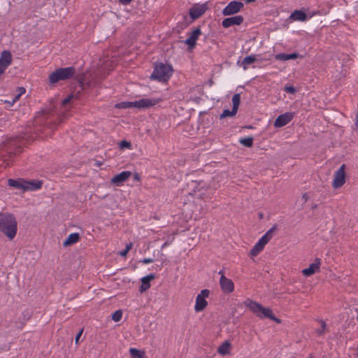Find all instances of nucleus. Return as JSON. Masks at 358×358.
Segmentation results:
<instances>
[{"label": "nucleus", "instance_id": "f257e3e1", "mask_svg": "<svg viewBox=\"0 0 358 358\" xmlns=\"http://www.w3.org/2000/svg\"><path fill=\"white\" fill-rule=\"evenodd\" d=\"M17 222L15 217L9 213H0V231L10 240L17 234Z\"/></svg>", "mask_w": 358, "mask_h": 358}, {"label": "nucleus", "instance_id": "f03ea898", "mask_svg": "<svg viewBox=\"0 0 358 358\" xmlns=\"http://www.w3.org/2000/svg\"><path fill=\"white\" fill-rule=\"evenodd\" d=\"M244 303L256 316L260 318L267 317L278 323L280 322V320L274 316L271 308H264L260 303L250 299H247Z\"/></svg>", "mask_w": 358, "mask_h": 358}, {"label": "nucleus", "instance_id": "7ed1b4c3", "mask_svg": "<svg viewBox=\"0 0 358 358\" xmlns=\"http://www.w3.org/2000/svg\"><path fill=\"white\" fill-rule=\"evenodd\" d=\"M173 69L171 64L158 62L155 64L150 79L166 82L172 76Z\"/></svg>", "mask_w": 358, "mask_h": 358}, {"label": "nucleus", "instance_id": "20e7f679", "mask_svg": "<svg viewBox=\"0 0 358 358\" xmlns=\"http://www.w3.org/2000/svg\"><path fill=\"white\" fill-rule=\"evenodd\" d=\"M76 73V69L73 66L59 68L49 76L51 84H55L60 80H66L72 78Z\"/></svg>", "mask_w": 358, "mask_h": 358}, {"label": "nucleus", "instance_id": "39448f33", "mask_svg": "<svg viewBox=\"0 0 358 358\" xmlns=\"http://www.w3.org/2000/svg\"><path fill=\"white\" fill-rule=\"evenodd\" d=\"M210 291L208 289H202L196 297V301L194 305V310L196 312H201L206 308L208 305L206 298L208 297Z\"/></svg>", "mask_w": 358, "mask_h": 358}, {"label": "nucleus", "instance_id": "423d86ee", "mask_svg": "<svg viewBox=\"0 0 358 358\" xmlns=\"http://www.w3.org/2000/svg\"><path fill=\"white\" fill-rule=\"evenodd\" d=\"M345 165L343 164L335 172L334 178V180L332 182V186L336 189L342 187L345 182Z\"/></svg>", "mask_w": 358, "mask_h": 358}, {"label": "nucleus", "instance_id": "0eeeda50", "mask_svg": "<svg viewBox=\"0 0 358 358\" xmlns=\"http://www.w3.org/2000/svg\"><path fill=\"white\" fill-rule=\"evenodd\" d=\"M162 101V99L159 98H143L138 101H134V108H148L155 106Z\"/></svg>", "mask_w": 358, "mask_h": 358}, {"label": "nucleus", "instance_id": "6e6552de", "mask_svg": "<svg viewBox=\"0 0 358 358\" xmlns=\"http://www.w3.org/2000/svg\"><path fill=\"white\" fill-rule=\"evenodd\" d=\"M89 87L90 83H85L83 81L79 80L78 85L75 87V90L73 92V94L72 96H69L66 98H65L62 101V105L65 106L66 104H68L70 102L72 96H76L77 99H80L81 92Z\"/></svg>", "mask_w": 358, "mask_h": 358}, {"label": "nucleus", "instance_id": "1a4fd4ad", "mask_svg": "<svg viewBox=\"0 0 358 358\" xmlns=\"http://www.w3.org/2000/svg\"><path fill=\"white\" fill-rule=\"evenodd\" d=\"M219 274L220 276V284L222 290L224 293H231L234 290V284L233 281L227 277H225L224 273L222 270L220 271Z\"/></svg>", "mask_w": 358, "mask_h": 358}, {"label": "nucleus", "instance_id": "9d476101", "mask_svg": "<svg viewBox=\"0 0 358 358\" xmlns=\"http://www.w3.org/2000/svg\"><path fill=\"white\" fill-rule=\"evenodd\" d=\"M244 6L243 3L241 1H233L223 9L222 14L224 15H231L239 12Z\"/></svg>", "mask_w": 358, "mask_h": 358}, {"label": "nucleus", "instance_id": "9b49d317", "mask_svg": "<svg viewBox=\"0 0 358 358\" xmlns=\"http://www.w3.org/2000/svg\"><path fill=\"white\" fill-rule=\"evenodd\" d=\"M208 9L206 3L202 4H194L189 11L190 17L192 20H196L200 17Z\"/></svg>", "mask_w": 358, "mask_h": 358}, {"label": "nucleus", "instance_id": "f8f14e48", "mask_svg": "<svg viewBox=\"0 0 358 358\" xmlns=\"http://www.w3.org/2000/svg\"><path fill=\"white\" fill-rule=\"evenodd\" d=\"M12 62V56L9 51L4 50L0 57V76L5 71Z\"/></svg>", "mask_w": 358, "mask_h": 358}, {"label": "nucleus", "instance_id": "ddd939ff", "mask_svg": "<svg viewBox=\"0 0 358 358\" xmlns=\"http://www.w3.org/2000/svg\"><path fill=\"white\" fill-rule=\"evenodd\" d=\"M201 34V31L199 27L194 28V29L189 33V37L185 41V43L188 45L189 49H192L196 46V40Z\"/></svg>", "mask_w": 358, "mask_h": 358}, {"label": "nucleus", "instance_id": "4468645a", "mask_svg": "<svg viewBox=\"0 0 358 358\" xmlns=\"http://www.w3.org/2000/svg\"><path fill=\"white\" fill-rule=\"evenodd\" d=\"M294 115L292 113H285L280 115L274 122L275 127H282L287 124L293 119Z\"/></svg>", "mask_w": 358, "mask_h": 358}, {"label": "nucleus", "instance_id": "2eb2a0df", "mask_svg": "<svg viewBox=\"0 0 358 358\" xmlns=\"http://www.w3.org/2000/svg\"><path fill=\"white\" fill-rule=\"evenodd\" d=\"M132 175L131 171H124L115 175L110 180L111 183L116 186H121Z\"/></svg>", "mask_w": 358, "mask_h": 358}, {"label": "nucleus", "instance_id": "dca6fc26", "mask_svg": "<svg viewBox=\"0 0 358 358\" xmlns=\"http://www.w3.org/2000/svg\"><path fill=\"white\" fill-rule=\"evenodd\" d=\"M243 17L241 15H236L230 17H227L223 20L222 25L224 28H229L232 25H240L243 22Z\"/></svg>", "mask_w": 358, "mask_h": 358}, {"label": "nucleus", "instance_id": "f3484780", "mask_svg": "<svg viewBox=\"0 0 358 358\" xmlns=\"http://www.w3.org/2000/svg\"><path fill=\"white\" fill-rule=\"evenodd\" d=\"M8 185L17 189H22L26 191V180L22 178L8 179Z\"/></svg>", "mask_w": 358, "mask_h": 358}, {"label": "nucleus", "instance_id": "a211bd4d", "mask_svg": "<svg viewBox=\"0 0 358 358\" xmlns=\"http://www.w3.org/2000/svg\"><path fill=\"white\" fill-rule=\"evenodd\" d=\"M36 123H43V127L52 129L56 127V123L52 120V119L49 116L43 115L41 117H38L36 120Z\"/></svg>", "mask_w": 358, "mask_h": 358}, {"label": "nucleus", "instance_id": "6ab92c4d", "mask_svg": "<svg viewBox=\"0 0 358 358\" xmlns=\"http://www.w3.org/2000/svg\"><path fill=\"white\" fill-rule=\"evenodd\" d=\"M289 19L294 21H306L307 15L305 12L299 10H294L289 16Z\"/></svg>", "mask_w": 358, "mask_h": 358}, {"label": "nucleus", "instance_id": "aec40b11", "mask_svg": "<svg viewBox=\"0 0 358 358\" xmlns=\"http://www.w3.org/2000/svg\"><path fill=\"white\" fill-rule=\"evenodd\" d=\"M299 57V54L293 52L291 54L279 53L275 55V59L279 61H287L290 59H295Z\"/></svg>", "mask_w": 358, "mask_h": 358}, {"label": "nucleus", "instance_id": "412c9836", "mask_svg": "<svg viewBox=\"0 0 358 358\" xmlns=\"http://www.w3.org/2000/svg\"><path fill=\"white\" fill-rule=\"evenodd\" d=\"M257 61V58L255 55H248L245 57L241 62H237L238 65L242 66L244 70L248 69V66L253 64Z\"/></svg>", "mask_w": 358, "mask_h": 358}, {"label": "nucleus", "instance_id": "4be33fe9", "mask_svg": "<svg viewBox=\"0 0 358 358\" xmlns=\"http://www.w3.org/2000/svg\"><path fill=\"white\" fill-rule=\"evenodd\" d=\"M154 278H155L154 274H150V275H148L142 278V279H141L142 284H141V286L140 288L141 292H143L150 288V282L152 280H153Z\"/></svg>", "mask_w": 358, "mask_h": 358}, {"label": "nucleus", "instance_id": "5701e85b", "mask_svg": "<svg viewBox=\"0 0 358 358\" xmlns=\"http://www.w3.org/2000/svg\"><path fill=\"white\" fill-rule=\"evenodd\" d=\"M42 182L41 180H26V191H34L41 188Z\"/></svg>", "mask_w": 358, "mask_h": 358}, {"label": "nucleus", "instance_id": "b1692460", "mask_svg": "<svg viewBox=\"0 0 358 358\" xmlns=\"http://www.w3.org/2000/svg\"><path fill=\"white\" fill-rule=\"evenodd\" d=\"M80 239V234L78 233H73L69 235L67 238L64 242L63 245L64 247L70 246L77 243Z\"/></svg>", "mask_w": 358, "mask_h": 358}, {"label": "nucleus", "instance_id": "393cba45", "mask_svg": "<svg viewBox=\"0 0 358 358\" xmlns=\"http://www.w3.org/2000/svg\"><path fill=\"white\" fill-rule=\"evenodd\" d=\"M230 343L225 341L218 348L217 352L222 355H229L230 353Z\"/></svg>", "mask_w": 358, "mask_h": 358}, {"label": "nucleus", "instance_id": "a878e982", "mask_svg": "<svg viewBox=\"0 0 358 358\" xmlns=\"http://www.w3.org/2000/svg\"><path fill=\"white\" fill-rule=\"evenodd\" d=\"M253 137L249 136L247 138H241L239 143L247 148H251L253 145Z\"/></svg>", "mask_w": 358, "mask_h": 358}, {"label": "nucleus", "instance_id": "bb28decb", "mask_svg": "<svg viewBox=\"0 0 358 358\" xmlns=\"http://www.w3.org/2000/svg\"><path fill=\"white\" fill-rule=\"evenodd\" d=\"M116 108H134V101H122L115 105Z\"/></svg>", "mask_w": 358, "mask_h": 358}, {"label": "nucleus", "instance_id": "cd10ccee", "mask_svg": "<svg viewBox=\"0 0 358 358\" xmlns=\"http://www.w3.org/2000/svg\"><path fill=\"white\" fill-rule=\"evenodd\" d=\"M240 102H241L240 94H235L232 97V103H233L232 108L234 109V110L238 111V106L240 105Z\"/></svg>", "mask_w": 358, "mask_h": 358}, {"label": "nucleus", "instance_id": "c85d7f7f", "mask_svg": "<svg viewBox=\"0 0 358 358\" xmlns=\"http://www.w3.org/2000/svg\"><path fill=\"white\" fill-rule=\"evenodd\" d=\"M129 352H130L132 358H145L144 352H141L140 350H138L136 348H130Z\"/></svg>", "mask_w": 358, "mask_h": 358}, {"label": "nucleus", "instance_id": "c756f323", "mask_svg": "<svg viewBox=\"0 0 358 358\" xmlns=\"http://www.w3.org/2000/svg\"><path fill=\"white\" fill-rule=\"evenodd\" d=\"M264 249V247L261 245L260 243L258 242L253 246V248L251 249L250 254L252 256H256L258 255L262 250Z\"/></svg>", "mask_w": 358, "mask_h": 358}, {"label": "nucleus", "instance_id": "7c9ffc66", "mask_svg": "<svg viewBox=\"0 0 358 358\" xmlns=\"http://www.w3.org/2000/svg\"><path fill=\"white\" fill-rule=\"evenodd\" d=\"M236 113H237V111L236 110H234L233 108L231 110H229V109H225L223 111V113L220 115V119H223V118H225L227 117H233V116H234L236 114Z\"/></svg>", "mask_w": 358, "mask_h": 358}, {"label": "nucleus", "instance_id": "2f4dec72", "mask_svg": "<svg viewBox=\"0 0 358 358\" xmlns=\"http://www.w3.org/2000/svg\"><path fill=\"white\" fill-rule=\"evenodd\" d=\"M122 317V312L120 310H116L113 315H112V320L115 322H119L121 320Z\"/></svg>", "mask_w": 358, "mask_h": 358}, {"label": "nucleus", "instance_id": "473e14b6", "mask_svg": "<svg viewBox=\"0 0 358 358\" xmlns=\"http://www.w3.org/2000/svg\"><path fill=\"white\" fill-rule=\"evenodd\" d=\"M271 239L269 237H268V235L264 234L263 236L261 237V238L258 241V243L261 244L262 247L264 248V246L267 244V243Z\"/></svg>", "mask_w": 358, "mask_h": 358}, {"label": "nucleus", "instance_id": "72a5a7b5", "mask_svg": "<svg viewBox=\"0 0 358 358\" xmlns=\"http://www.w3.org/2000/svg\"><path fill=\"white\" fill-rule=\"evenodd\" d=\"M321 264V260L318 258H316L314 262L311 263L308 268H319Z\"/></svg>", "mask_w": 358, "mask_h": 358}, {"label": "nucleus", "instance_id": "f704fd0d", "mask_svg": "<svg viewBox=\"0 0 358 358\" xmlns=\"http://www.w3.org/2000/svg\"><path fill=\"white\" fill-rule=\"evenodd\" d=\"M277 229L278 226L276 224H274L265 234L268 235V237H269V238L271 239L274 233L276 231Z\"/></svg>", "mask_w": 358, "mask_h": 358}, {"label": "nucleus", "instance_id": "c9c22d12", "mask_svg": "<svg viewBox=\"0 0 358 358\" xmlns=\"http://www.w3.org/2000/svg\"><path fill=\"white\" fill-rule=\"evenodd\" d=\"M284 90L289 94H294L296 92V89L292 85H285Z\"/></svg>", "mask_w": 358, "mask_h": 358}, {"label": "nucleus", "instance_id": "e433bc0d", "mask_svg": "<svg viewBox=\"0 0 358 358\" xmlns=\"http://www.w3.org/2000/svg\"><path fill=\"white\" fill-rule=\"evenodd\" d=\"M120 146L121 148H130L131 143L127 141H122L120 143Z\"/></svg>", "mask_w": 358, "mask_h": 358}, {"label": "nucleus", "instance_id": "4c0bfd02", "mask_svg": "<svg viewBox=\"0 0 358 358\" xmlns=\"http://www.w3.org/2000/svg\"><path fill=\"white\" fill-rule=\"evenodd\" d=\"M315 270H302L304 276H310L315 273Z\"/></svg>", "mask_w": 358, "mask_h": 358}, {"label": "nucleus", "instance_id": "58836bf2", "mask_svg": "<svg viewBox=\"0 0 358 358\" xmlns=\"http://www.w3.org/2000/svg\"><path fill=\"white\" fill-rule=\"evenodd\" d=\"M320 324H321V327H322V329H318V330L317 331V333L318 334H323V332H324V330H325V328H326V324H325V322H324V321H320Z\"/></svg>", "mask_w": 358, "mask_h": 358}, {"label": "nucleus", "instance_id": "ea45409f", "mask_svg": "<svg viewBox=\"0 0 358 358\" xmlns=\"http://www.w3.org/2000/svg\"><path fill=\"white\" fill-rule=\"evenodd\" d=\"M21 96L20 94H17V95L15 96V97L13 98V99L12 100V101H6L5 102L6 103H9L10 105H13L16 101H17L20 97Z\"/></svg>", "mask_w": 358, "mask_h": 358}, {"label": "nucleus", "instance_id": "a19ab883", "mask_svg": "<svg viewBox=\"0 0 358 358\" xmlns=\"http://www.w3.org/2000/svg\"><path fill=\"white\" fill-rule=\"evenodd\" d=\"M153 260L152 259H150V258H144L143 259H141L138 262V263H145V264H147V263H151L152 262Z\"/></svg>", "mask_w": 358, "mask_h": 358}, {"label": "nucleus", "instance_id": "79ce46f5", "mask_svg": "<svg viewBox=\"0 0 358 358\" xmlns=\"http://www.w3.org/2000/svg\"><path fill=\"white\" fill-rule=\"evenodd\" d=\"M82 334H83V330H80V331L77 334V335H76V338H75V342H76V343H78L79 339H80V336H81Z\"/></svg>", "mask_w": 358, "mask_h": 358}, {"label": "nucleus", "instance_id": "37998d69", "mask_svg": "<svg viewBox=\"0 0 358 358\" xmlns=\"http://www.w3.org/2000/svg\"><path fill=\"white\" fill-rule=\"evenodd\" d=\"M132 0H119V1L123 5H128L131 2Z\"/></svg>", "mask_w": 358, "mask_h": 358}, {"label": "nucleus", "instance_id": "c03bdc74", "mask_svg": "<svg viewBox=\"0 0 358 358\" xmlns=\"http://www.w3.org/2000/svg\"><path fill=\"white\" fill-rule=\"evenodd\" d=\"M17 91H18V94H20L21 96H22V94H24L26 92V90L24 87H18Z\"/></svg>", "mask_w": 358, "mask_h": 358}, {"label": "nucleus", "instance_id": "a18cd8bd", "mask_svg": "<svg viewBox=\"0 0 358 358\" xmlns=\"http://www.w3.org/2000/svg\"><path fill=\"white\" fill-rule=\"evenodd\" d=\"M118 253H119V255H120V256H122V257H124V256H126V255H127V254L128 253V252L127 251V250H124V249L123 250H122V251L119 252Z\"/></svg>", "mask_w": 358, "mask_h": 358}, {"label": "nucleus", "instance_id": "49530a36", "mask_svg": "<svg viewBox=\"0 0 358 358\" xmlns=\"http://www.w3.org/2000/svg\"><path fill=\"white\" fill-rule=\"evenodd\" d=\"M302 199L303 200V202L306 203L308 200V196L307 193H305L302 196Z\"/></svg>", "mask_w": 358, "mask_h": 358}, {"label": "nucleus", "instance_id": "de8ad7c7", "mask_svg": "<svg viewBox=\"0 0 358 358\" xmlns=\"http://www.w3.org/2000/svg\"><path fill=\"white\" fill-rule=\"evenodd\" d=\"M356 129L358 130V112L355 115V124Z\"/></svg>", "mask_w": 358, "mask_h": 358}, {"label": "nucleus", "instance_id": "09e8293b", "mask_svg": "<svg viewBox=\"0 0 358 358\" xmlns=\"http://www.w3.org/2000/svg\"><path fill=\"white\" fill-rule=\"evenodd\" d=\"M134 179L136 181H139L140 180V176H139V174L138 173H135L134 174Z\"/></svg>", "mask_w": 358, "mask_h": 358}, {"label": "nucleus", "instance_id": "8fccbe9b", "mask_svg": "<svg viewBox=\"0 0 358 358\" xmlns=\"http://www.w3.org/2000/svg\"><path fill=\"white\" fill-rule=\"evenodd\" d=\"M131 243H130L129 245H127V246L124 248V250H127V251L129 252V250L131 249Z\"/></svg>", "mask_w": 358, "mask_h": 358}, {"label": "nucleus", "instance_id": "3c124183", "mask_svg": "<svg viewBox=\"0 0 358 358\" xmlns=\"http://www.w3.org/2000/svg\"><path fill=\"white\" fill-rule=\"evenodd\" d=\"M256 1V0H245V2H246L247 3H248L254 2V1Z\"/></svg>", "mask_w": 358, "mask_h": 358}, {"label": "nucleus", "instance_id": "603ef678", "mask_svg": "<svg viewBox=\"0 0 358 358\" xmlns=\"http://www.w3.org/2000/svg\"><path fill=\"white\" fill-rule=\"evenodd\" d=\"M355 356H356L357 357H358V345H357V352H356Z\"/></svg>", "mask_w": 358, "mask_h": 358}, {"label": "nucleus", "instance_id": "864d4df0", "mask_svg": "<svg viewBox=\"0 0 358 358\" xmlns=\"http://www.w3.org/2000/svg\"><path fill=\"white\" fill-rule=\"evenodd\" d=\"M317 205H314V206L312 207V208H313V209H315V208H317Z\"/></svg>", "mask_w": 358, "mask_h": 358}, {"label": "nucleus", "instance_id": "5fc2aeb1", "mask_svg": "<svg viewBox=\"0 0 358 358\" xmlns=\"http://www.w3.org/2000/svg\"><path fill=\"white\" fill-rule=\"evenodd\" d=\"M166 243H164V244L163 245L162 248L164 247L165 245H166Z\"/></svg>", "mask_w": 358, "mask_h": 358}, {"label": "nucleus", "instance_id": "6e6d98bb", "mask_svg": "<svg viewBox=\"0 0 358 358\" xmlns=\"http://www.w3.org/2000/svg\"><path fill=\"white\" fill-rule=\"evenodd\" d=\"M310 358H313V357H310Z\"/></svg>", "mask_w": 358, "mask_h": 358}]
</instances>
